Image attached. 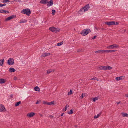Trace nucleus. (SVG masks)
<instances>
[{"mask_svg": "<svg viewBox=\"0 0 128 128\" xmlns=\"http://www.w3.org/2000/svg\"><path fill=\"white\" fill-rule=\"evenodd\" d=\"M90 32V30L89 28H87L83 30L80 34L83 36H85Z\"/></svg>", "mask_w": 128, "mask_h": 128, "instance_id": "f257e3e1", "label": "nucleus"}, {"mask_svg": "<svg viewBox=\"0 0 128 128\" xmlns=\"http://www.w3.org/2000/svg\"><path fill=\"white\" fill-rule=\"evenodd\" d=\"M21 12L23 14L29 16L31 14V12L29 9H24Z\"/></svg>", "mask_w": 128, "mask_h": 128, "instance_id": "f03ea898", "label": "nucleus"}, {"mask_svg": "<svg viewBox=\"0 0 128 128\" xmlns=\"http://www.w3.org/2000/svg\"><path fill=\"white\" fill-rule=\"evenodd\" d=\"M49 30L52 32L55 33L59 32L60 30L59 29H57V28H55L53 27H50L49 28Z\"/></svg>", "mask_w": 128, "mask_h": 128, "instance_id": "7ed1b4c3", "label": "nucleus"}, {"mask_svg": "<svg viewBox=\"0 0 128 128\" xmlns=\"http://www.w3.org/2000/svg\"><path fill=\"white\" fill-rule=\"evenodd\" d=\"M14 61L13 58H9L8 60V64L10 65H13L14 63Z\"/></svg>", "mask_w": 128, "mask_h": 128, "instance_id": "20e7f679", "label": "nucleus"}, {"mask_svg": "<svg viewBox=\"0 0 128 128\" xmlns=\"http://www.w3.org/2000/svg\"><path fill=\"white\" fill-rule=\"evenodd\" d=\"M118 46L116 44H113L107 47V48L108 49H113L116 48H118Z\"/></svg>", "mask_w": 128, "mask_h": 128, "instance_id": "39448f33", "label": "nucleus"}, {"mask_svg": "<svg viewBox=\"0 0 128 128\" xmlns=\"http://www.w3.org/2000/svg\"><path fill=\"white\" fill-rule=\"evenodd\" d=\"M16 17V16L15 15H12L10 16L7 18H6L5 19V21H7L9 20H10L11 19H12L13 18H15Z\"/></svg>", "mask_w": 128, "mask_h": 128, "instance_id": "423d86ee", "label": "nucleus"}, {"mask_svg": "<svg viewBox=\"0 0 128 128\" xmlns=\"http://www.w3.org/2000/svg\"><path fill=\"white\" fill-rule=\"evenodd\" d=\"M105 24L108 26L116 25L115 22L111 21L110 22H106Z\"/></svg>", "mask_w": 128, "mask_h": 128, "instance_id": "0eeeda50", "label": "nucleus"}, {"mask_svg": "<svg viewBox=\"0 0 128 128\" xmlns=\"http://www.w3.org/2000/svg\"><path fill=\"white\" fill-rule=\"evenodd\" d=\"M6 111V108L2 104H0V112H4Z\"/></svg>", "mask_w": 128, "mask_h": 128, "instance_id": "6e6552de", "label": "nucleus"}, {"mask_svg": "<svg viewBox=\"0 0 128 128\" xmlns=\"http://www.w3.org/2000/svg\"><path fill=\"white\" fill-rule=\"evenodd\" d=\"M50 55V53H43L41 56V57H45L46 56H48Z\"/></svg>", "mask_w": 128, "mask_h": 128, "instance_id": "1a4fd4ad", "label": "nucleus"}, {"mask_svg": "<svg viewBox=\"0 0 128 128\" xmlns=\"http://www.w3.org/2000/svg\"><path fill=\"white\" fill-rule=\"evenodd\" d=\"M84 10H85V11H87L90 8L89 5L88 4H87L84 7Z\"/></svg>", "mask_w": 128, "mask_h": 128, "instance_id": "9d476101", "label": "nucleus"}, {"mask_svg": "<svg viewBox=\"0 0 128 128\" xmlns=\"http://www.w3.org/2000/svg\"><path fill=\"white\" fill-rule=\"evenodd\" d=\"M35 114L34 112H31L30 113L28 114H27V116L30 117H31L34 116Z\"/></svg>", "mask_w": 128, "mask_h": 128, "instance_id": "9b49d317", "label": "nucleus"}, {"mask_svg": "<svg viewBox=\"0 0 128 128\" xmlns=\"http://www.w3.org/2000/svg\"><path fill=\"white\" fill-rule=\"evenodd\" d=\"M124 76H121L120 77H117L116 78V79L117 80H122L124 79Z\"/></svg>", "mask_w": 128, "mask_h": 128, "instance_id": "f8f14e48", "label": "nucleus"}, {"mask_svg": "<svg viewBox=\"0 0 128 128\" xmlns=\"http://www.w3.org/2000/svg\"><path fill=\"white\" fill-rule=\"evenodd\" d=\"M47 6H50L53 4V2L52 0H50V1L48 2Z\"/></svg>", "mask_w": 128, "mask_h": 128, "instance_id": "ddd939ff", "label": "nucleus"}, {"mask_svg": "<svg viewBox=\"0 0 128 128\" xmlns=\"http://www.w3.org/2000/svg\"><path fill=\"white\" fill-rule=\"evenodd\" d=\"M116 50H104V52H106L107 53H108L110 52H115Z\"/></svg>", "mask_w": 128, "mask_h": 128, "instance_id": "4468645a", "label": "nucleus"}, {"mask_svg": "<svg viewBox=\"0 0 128 128\" xmlns=\"http://www.w3.org/2000/svg\"><path fill=\"white\" fill-rule=\"evenodd\" d=\"M40 3L42 4H46L48 3V1L47 0H40Z\"/></svg>", "mask_w": 128, "mask_h": 128, "instance_id": "2eb2a0df", "label": "nucleus"}, {"mask_svg": "<svg viewBox=\"0 0 128 128\" xmlns=\"http://www.w3.org/2000/svg\"><path fill=\"white\" fill-rule=\"evenodd\" d=\"M96 53L103 54L104 53V50H99L95 52Z\"/></svg>", "mask_w": 128, "mask_h": 128, "instance_id": "dca6fc26", "label": "nucleus"}, {"mask_svg": "<svg viewBox=\"0 0 128 128\" xmlns=\"http://www.w3.org/2000/svg\"><path fill=\"white\" fill-rule=\"evenodd\" d=\"M55 71V70H54L49 69L47 70L46 73L47 74H48L51 72H54Z\"/></svg>", "mask_w": 128, "mask_h": 128, "instance_id": "f3484780", "label": "nucleus"}, {"mask_svg": "<svg viewBox=\"0 0 128 128\" xmlns=\"http://www.w3.org/2000/svg\"><path fill=\"white\" fill-rule=\"evenodd\" d=\"M6 80L3 79H0V83L1 84L5 83L6 82Z\"/></svg>", "mask_w": 128, "mask_h": 128, "instance_id": "a211bd4d", "label": "nucleus"}, {"mask_svg": "<svg viewBox=\"0 0 128 128\" xmlns=\"http://www.w3.org/2000/svg\"><path fill=\"white\" fill-rule=\"evenodd\" d=\"M9 71L10 72H14L16 70L13 68H10L9 69Z\"/></svg>", "mask_w": 128, "mask_h": 128, "instance_id": "6ab92c4d", "label": "nucleus"}, {"mask_svg": "<svg viewBox=\"0 0 128 128\" xmlns=\"http://www.w3.org/2000/svg\"><path fill=\"white\" fill-rule=\"evenodd\" d=\"M121 114L123 117L126 116L128 117V114L127 113L124 112H122L121 113Z\"/></svg>", "mask_w": 128, "mask_h": 128, "instance_id": "aec40b11", "label": "nucleus"}, {"mask_svg": "<svg viewBox=\"0 0 128 128\" xmlns=\"http://www.w3.org/2000/svg\"><path fill=\"white\" fill-rule=\"evenodd\" d=\"M86 12L85 11V10H84V8L83 7L82 8H81L80 10L79 11V12H80V13H82L83 12Z\"/></svg>", "mask_w": 128, "mask_h": 128, "instance_id": "412c9836", "label": "nucleus"}, {"mask_svg": "<svg viewBox=\"0 0 128 128\" xmlns=\"http://www.w3.org/2000/svg\"><path fill=\"white\" fill-rule=\"evenodd\" d=\"M34 90L36 91L39 92L40 90V89L39 87L36 86L34 88Z\"/></svg>", "mask_w": 128, "mask_h": 128, "instance_id": "4be33fe9", "label": "nucleus"}, {"mask_svg": "<svg viewBox=\"0 0 128 128\" xmlns=\"http://www.w3.org/2000/svg\"><path fill=\"white\" fill-rule=\"evenodd\" d=\"M4 59H2L1 60L0 59V66H2V65L4 64Z\"/></svg>", "mask_w": 128, "mask_h": 128, "instance_id": "5701e85b", "label": "nucleus"}, {"mask_svg": "<svg viewBox=\"0 0 128 128\" xmlns=\"http://www.w3.org/2000/svg\"><path fill=\"white\" fill-rule=\"evenodd\" d=\"M69 106L68 104H67L65 106V108H63V111H66L67 109V107H69Z\"/></svg>", "mask_w": 128, "mask_h": 128, "instance_id": "b1692460", "label": "nucleus"}, {"mask_svg": "<svg viewBox=\"0 0 128 128\" xmlns=\"http://www.w3.org/2000/svg\"><path fill=\"white\" fill-rule=\"evenodd\" d=\"M92 99L93 100L94 102H95L96 100H97L98 99V97H96L95 98H92Z\"/></svg>", "mask_w": 128, "mask_h": 128, "instance_id": "393cba45", "label": "nucleus"}, {"mask_svg": "<svg viewBox=\"0 0 128 128\" xmlns=\"http://www.w3.org/2000/svg\"><path fill=\"white\" fill-rule=\"evenodd\" d=\"M101 112H100L99 114H98L96 116H94V118H98L99 116L101 115Z\"/></svg>", "mask_w": 128, "mask_h": 128, "instance_id": "a878e982", "label": "nucleus"}, {"mask_svg": "<svg viewBox=\"0 0 128 128\" xmlns=\"http://www.w3.org/2000/svg\"><path fill=\"white\" fill-rule=\"evenodd\" d=\"M21 103V102L19 101L17 102L15 104V106H17L19 105Z\"/></svg>", "mask_w": 128, "mask_h": 128, "instance_id": "bb28decb", "label": "nucleus"}, {"mask_svg": "<svg viewBox=\"0 0 128 128\" xmlns=\"http://www.w3.org/2000/svg\"><path fill=\"white\" fill-rule=\"evenodd\" d=\"M112 67L110 66H107V70H110L112 69Z\"/></svg>", "mask_w": 128, "mask_h": 128, "instance_id": "cd10ccee", "label": "nucleus"}, {"mask_svg": "<svg viewBox=\"0 0 128 128\" xmlns=\"http://www.w3.org/2000/svg\"><path fill=\"white\" fill-rule=\"evenodd\" d=\"M43 104H47L49 105V102H47L43 101Z\"/></svg>", "mask_w": 128, "mask_h": 128, "instance_id": "c85d7f7f", "label": "nucleus"}, {"mask_svg": "<svg viewBox=\"0 0 128 128\" xmlns=\"http://www.w3.org/2000/svg\"><path fill=\"white\" fill-rule=\"evenodd\" d=\"M49 105H53L54 104V101H52L50 102H49Z\"/></svg>", "mask_w": 128, "mask_h": 128, "instance_id": "c756f323", "label": "nucleus"}, {"mask_svg": "<svg viewBox=\"0 0 128 128\" xmlns=\"http://www.w3.org/2000/svg\"><path fill=\"white\" fill-rule=\"evenodd\" d=\"M72 93V90H70V91L68 92V95H71Z\"/></svg>", "mask_w": 128, "mask_h": 128, "instance_id": "7c9ffc66", "label": "nucleus"}, {"mask_svg": "<svg viewBox=\"0 0 128 128\" xmlns=\"http://www.w3.org/2000/svg\"><path fill=\"white\" fill-rule=\"evenodd\" d=\"M73 111L72 109L70 110V112H68V114H73Z\"/></svg>", "mask_w": 128, "mask_h": 128, "instance_id": "2f4dec72", "label": "nucleus"}, {"mask_svg": "<svg viewBox=\"0 0 128 128\" xmlns=\"http://www.w3.org/2000/svg\"><path fill=\"white\" fill-rule=\"evenodd\" d=\"M62 44H63V43L62 42H60L58 43L57 44V45L58 46H60L61 45H62Z\"/></svg>", "mask_w": 128, "mask_h": 128, "instance_id": "473e14b6", "label": "nucleus"}, {"mask_svg": "<svg viewBox=\"0 0 128 128\" xmlns=\"http://www.w3.org/2000/svg\"><path fill=\"white\" fill-rule=\"evenodd\" d=\"M52 15H54L55 13L56 12V11L54 10H52Z\"/></svg>", "mask_w": 128, "mask_h": 128, "instance_id": "72a5a7b5", "label": "nucleus"}, {"mask_svg": "<svg viewBox=\"0 0 128 128\" xmlns=\"http://www.w3.org/2000/svg\"><path fill=\"white\" fill-rule=\"evenodd\" d=\"M103 70H107V66H103Z\"/></svg>", "mask_w": 128, "mask_h": 128, "instance_id": "f704fd0d", "label": "nucleus"}, {"mask_svg": "<svg viewBox=\"0 0 128 128\" xmlns=\"http://www.w3.org/2000/svg\"><path fill=\"white\" fill-rule=\"evenodd\" d=\"M99 69L100 70H103V66H101L99 67Z\"/></svg>", "mask_w": 128, "mask_h": 128, "instance_id": "c9c22d12", "label": "nucleus"}, {"mask_svg": "<svg viewBox=\"0 0 128 128\" xmlns=\"http://www.w3.org/2000/svg\"><path fill=\"white\" fill-rule=\"evenodd\" d=\"M87 94L86 93H82V95L81 96H87Z\"/></svg>", "mask_w": 128, "mask_h": 128, "instance_id": "e433bc0d", "label": "nucleus"}, {"mask_svg": "<svg viewBox=\"0 0 128 128\" xmlns=\"http://www.w3.org/2000/svg\"><path fill=\"white\" fill-rule=\"evenodd\" d=\"M5 12L4 10H0V13H4Z\"/></svg>", "mask_w": 128, "mask_h": 128, "instance_id": "4c0bfd02", "label": "nucleus"}, {"mask_svg": "<svg viewBox=\"0 0 128 128\" xmlns=\"http://www.w3.org/2000/svg\"><path fill=\"white\" fill-rule=\"evenodd\" d=\"M26 21H24L23 20H20V23H24L25 22H26Z\"/></svg>", "mask_w": 128, "mask_h": 128, "instance_id": "58836bf2", "label": "nucleus"}, {"mask_svg": "<svg viewBox=\"0 0 128 128\" xmlns=\"http://www.w3.org/2000/svg\"><path fill=\"white\" fill-rule=\"evenodd\" d=\"M5 12H4V13L5 14H8L9 13V11H6L4 10Z\"/></svg>", "mask_w": 128, "mask_h": 128, "instance_id": "ea45409f", "label": "nucleus"}, {"mask_svg": "<svg viewBox=\"0 0 128 128\" xmlns=\"http://www.w3.org/2000/svg\"><path fill=\"white\" fill-rule=\"evenodd\" d=\"M10 1L8 0H4L3 1V2H9Z\"/></svg>", "mask_w": 128, "mask_h": 128, "instance_id": "a19ab883", "label": "nucleus"}, {"mask_svg": "<svg viewBox=\"0 0 128 128\" xmlns=\"http://www.w3.org/2000/svg\"><path fill=\"white\" fill-rule=\"evenodd\" d=\"M40 102V100H38L36 102V104H38L39 102Z\"/></svg>", "mask_w": 128, "mask_h": 128, "instance_id": "79ce46f5", "label": "nucleus"}, {"mask_svg": "<svg viewBox=\"0 0 128 128\" xmlns=\"http://www.w3.org/2000/svg\"><path fill=\"white\" fill-rule=\"evenodd\" d=\"M82 49H79L77 50V52H82Z\"/></svg>", "mask_w": 128, "mask_h": 128, "instance_id": "37998d69", "label": "nucleus"}, {"mask_svg": "<svg viewBox=\"0 0 128 128\" xmlns=\"http://www.w3.org/2000/svg\"><path fill=\"white\" fill-rule=\"evenodd\" d=\"M48 116L51 118H52L54 117L52 115H49Z\"/></svg>", "mask_w": 128, "mask_h": 128, "instance_id": "c03bdc74", "label": "nucleus"}, {"mask_svg": "<svg viewBox=\"0 0 128 128\" xmlns=\"http://www.w3.org/2000/svg\"><path fill=\"white\" fill-rule=\"evenodd\" d=\"M17 78L16 77V76H15V77H14V80H17Z\"/></svg>", "mask_w": 128, "mask_h": 128, "instance_id": "a18cd8bd", "label": "nucleus"}, {"mask_svg": "<svg viewBox=\"0 0 128 128\" xmlns=\"http://www.w3.org/2000/svg\"><path fill=\"white\" fill-rule=\"evenodd\" d=\"M96 36H94V37L92 38V39H94L96 38Z\"/></svg>", "mask_w": 128, "mask_h": 128, "instance_id": "49530a36", "label": "nucleus"}, {"mask_svg": "<svg viewBox=\"0 0 128 128\" xmlns=\"http://www.w3.org/2000/svg\"><path fill=\"white\" fill-rule=\"evenodd\" d=\"M96 78H94L90 79L91 80H95Z\"/></svg>", "mask_w": 128, "mask_h": 128, "instance_id": "de8ad7c7", "label": "nucleus"}, {"mask_svg": "<svg viewBox=\"0 0 128 128\" xmlns=\"http://www.w3.org/2000/svg\"><path fill=\"white\" fill-rule=\"evenodd\" d=\"M6 5V4H2V6H5Z\"/></svg>", "mask_w": 128, "mask_h": 128, "instance_id": "09e8293b", "label": "nucleus"}, {"mask_svg": "<svg viewBox=\"0 0 128 128\" xmlns=\"http://www.w3.org/2000/svg\"><path fill=\"white\" fill-rule=\"evenodd\" d=\"M116 23V25H118V24L119 23L118 22H115Z\"/></svg>", "mask_w": 128, "mask_h": 128, "instance_id": "8fccbe9b", "label": "nucleus"}, {"mask_svg": "<svg viewBox=\"0 0 128 128\" xmlns=\"http://www.w3.org/2000/svg\"><path fill=\"white\" fill-rule=\"evenodd\" d=\"M84 96H80V98L81 99H82V98L83 97H84Z\"/></svg>", "mask_w": 128, "mask_h": 128, "instance_id": "3c124183", "label": "nucleus"}, {"mask_svg": "<svg viewBox=\"0 0 128 128\" xmlns=\"http://www.w3.org/2000/svg\"><path fill=\"white\" fill-rule=\"evenodd\" d=\"M95 80H96L97 81H98V78H96Z\"/></svg>", "mask_w": 128, "mask_h": 128, "instance_id": "603ef678", "label": "nucleus"}, {"mask_svg": "<svg viewBox=\"0 0 128 128\" xmlns=\"http://www.w3.org/2000/svg\"><path fill=\"white\" fill-rule=\"evenodd\" d=\"M64 114V113H62V114H61V116H62Z\"/></svg>", "mask_w": 128, "mask_h": 128, "instance_id": "864d4df0", "label": "nucleus"}, {"mask_svg": "<svg viewBox=\"0 0 128 128\" xmlns=\"http://www.w3.org/2000/svg\"><path fill=\"white\" fill-rule=\"evenodd\" d=\"M2 6V4H0V7Z\"/></svg>", "mask_w": 128, "mask_h": 128, "instance_id": "5fc2aeb1", "label": "nucleus"}, {"mask_svg": "<svg viewBox=\"0 0 128 128\" xmlns=\"http://www.w3.org/2000/svg\"><path fill=\"white\" fill-rule=\"evenodd\" d=\"M120 103V102H118L117 103V104L118 105Z\"/></svg>", "mask_w": 128, "mask_h": 128, "instance_id": "6e6d98bb", "label": "nucleus"}, {"mask_svg": "<svg viewBox=\"0 0 128 128\" xmlns=\"http://www.w3.org/2000/svg\"><path fill=\"white\" fill-rule=\"evenodd\" d=\"M40 115L41 116H42V114H40Z\"/></svg>", "mask_w": 128, "mask_h": 128, "instance_id": "4d7b16f0", "label": "nucleus"}, {"mask_svg": "<svg viewBox=\"0 0 128 128\" xmlns=\"http://www.w3.org/2000/svg\"><path fill=\"white\" fill-rule=\"evenodd\" d=\"M126 96H128V94H126Z\"/></svg>", "mask_w": 128, "mask_h": 128, "instance_id": "13d9d810", "label": "nucleus"}, {"mask_svg": "<svg viewBox=\"0 0 128 128\" xmlns=\"http://www.w3.org/2000/svg\"><path fill=\"white\" fill-rule=\"evenodd\" d=\"M101 29L102 30H104V28H101Z\"/></svg>", "mask_w": 128, "mask_h": 128, "instance_id": "bf43d9fd", "label": "nucleus"}, {"mask_svg": "<svg viewBox=\"0 0 128 128\" xmlns=\"http://www.w3.org/2000/svg\"><path fill=\"white\" fill-rule=\"evenodd\" d=\"M95 29H96V30H97V28H96H96H95Z\"/></svg>", "mask_w": 128, "mask_h": 128, "instance_id": "052dcab7", "label": "nucleus"}, {"mask_svg": "<svg viewBox=\"0 0 128 128\" xmlns=\"http://www.w3.org/2000/svg\"><path fill=\"white\" fill-rule=\"evenodd\" d=\"M126 31V30H124V32H125Z\"/></svg>", "mask_w": 128, "mask_h": 128, "instance_id": "680f3d73", "label": "nucleus"}, {"mask_svg": "<svg viewBox=\"0 0 128 128\" xmlns=\"http://www.w3.org/2000/svg\"><path fill=\"white\" fill-rule=\"evenodd\" d=\"M128 97V96H127Z\"/></svg>", "mask_w": 128, "mask_h": 128, "instance_id": "e2e57ef3", "label": "nucleus"}]
</instances>
